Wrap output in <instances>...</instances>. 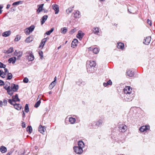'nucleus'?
Instances as JSON below:
<instances>
[{
    "label": "nucleus",
    "mask_w": 155,
    "mask_h": 155,
    "mask_svg": "<svg viewBox=\"0 0 155 155\" xmlns=\"http://www.w3.org/2000/svg\"><path fill=\"white\" fill-rule=\"evenodd\" d=\"M22 52L20 51H17V50H15L14 52V54L17 56V59L19 60L20 57L22 55Z\"/></svg>",
    "instance_id": "0eeeda50"
},
{
    "label": "nucleus",
    "mask_w": 155,
    "mask_h": 155,
    "mask_svg": "<svg viewBox=\"0 0 155 155\" xmlns=\"http://www.w3.org/2000/svg\"><path fill=\"white\" fill-rule=\"evenodd\" d=\"M54 29V28H52L50 30L47 31L46 32L45 34L48 35H50L51 34L53 31Z\"/></svg>",
    "instance_id": "ea45409f"
},
{
    "label": "nucleus",
    "mask_w": 155,
    "mask_h": 155,
    "mask_svg": "<svg viewBox=\"0 0 155 155\" xmlns=\"http://www.w3.org/2000/svg\"><path fill=\"white\" fill-rule=\"evenodd\" d=\"M4 68V71H5V74H8V73H9L8 72V70L6 68Z\"/></svg>",
    "instance_id": "4d7b16f0"
},
{
    "label": "nucleus",
    "mask_w": 155,
    "mask_h": 155,
    "mask_svg": "<svg viewBox=\"0 0 155 155\" xmlns=\"http://www.w3.org/2000/svg\"><path fill=\"white\" fill-rule=\"evenodd\" d=\"M127 130V127L125 124L120 125L119 127V130L120 132L124 133Z\"/></svg>",
    "instance_id": "7ed1b4c3"
},
{
    "label": "nucleus",
    "mask_w": 155,
    "mask_h": 155,
    "mask_svg": "<svg viewBox=\"0 0 155 155\" xmlns=\"http://www.w3.org/2000/svg\"><path fill=\"white\" fill-rule=\"evenodd\" d=\"M11 33V32L10 31H6L2 33V36L4 37H7L9 36Z\"/></svg>",
    "instance_id": "2eb2a0df"
},
{
    "label": "nucleus",
    "mask_w": 155,
    "mask_h": 155,
    "mask_svg": "<svg viewBox=\"0 0 155 155\" xmlns=\"http://www.w3.org/2000/svg\"><path fill=\"white\" fill-rule=\"evenodd\" d=\"M3 105L2 101H0V107H2Z\"/></svg>",
    "instance_id": "0e129e2a"
},
{
    "label": "nucleus",
    "mask_w": 155,
    "mask_h": 155,
    "mask_svg": "<svg viewBox=\"0 0 155 155\" xmlns=\"http://www.w3.org/2000/svg\"><path fill=\"white\" fill-rule=\"evenodd\" d=\"M12 152H10L7 153L6 155H11Z\"/></svg>",
    "instance_id": "774afa93"
},
{
    "label": "nucleus",
    "mask_w": 155,
    "mask_h": 155,
    "mask_svg": "<svg viewBox=\"0 0 155 155\" xmlns=\"http://www.w3.org/2000/svg\"><path fill=\"white\" fill-rule=\"evenodd\" d=\"M69 121L71 124H74L76 121V119L74 118L70 117L69 118Z\"/></svg>",
    "instance_id": "7c9ffc66"
},
{
    "label": "nucleus",
    "mask_w": 155,
    "mask_h": 155,
    "mask_svg": "<svg viewBox=\"0 0 155 155\" xmlns=\"http://www.w3.org/2000/svg\"><path fill=\"white\" fill-rule=\"evenodd\" d=\"M33 36L30 35L26 38L25 40V42L26 43H30L33 40Z\"/></svg>",
    "instance_id": "ddd939ff"
},
{
    "label": "nucleus",
    "mask_w": 155,
    "mask_h": 155,
    "mask_svg": "<svg viewBox=\"0 0 155 155\" xmlns=\"http://www.w3.org/2000/svg\"><path fill=\"white\" fill-rule=\"evenodd\" d=\"M92 31L94 34L97 35H99V33L100 31V28H93Z\"/></svg>",
    "instance_id": "4468645a"
},
{
    "label": "nucleus",
    "mask_w": 155,
    "mask_h": 155,
    "mask_svg": "<svg viewBox=\"0 0 155 155\" xmlns=\"http://www.w3.org/2000/svg\"><path fill=\"white\" fill-rule=\"evenodd\" d=\"M99 50L98 48H94L93 50V52L95 54H97L99 52Z\"/></svg>",
    "instance_id": "37998d69"
},
{
    "label": "nucleus",
    "mask_w": 155,
    "mask_h": 155,
    "mask_svg": "<svg viewBox=\"0 0 155 155\" xmlns=\"http://www.w3.org/2000/svg\"><path fill=\"white\" fill-rule=\"evenodd\" d=\"M74 17L76 18H78L80 17V12L78 11H77L74 14Z\"/></svg>",
    "instance_id": "2f4dec72"
},
{
    "label": "nucleus",
    "mask_w": 155,
    "mask_h": 155,
    "mask_svg": "<svg viewBox=\"0 0 155 155\" xmlns=\"http://www.w3.org/2000/svg\"><path fill=\"white\" fill-rule=\"evenodd\" d=\"M16 58L15 57H13L9 58L8 60V62L9 63H11V62L13 64H14L16 60Z\"/></svg>",
    "instance_id": "aec40b11"
},
{
    "label": "nucleus",
    "mask_w": 155,
    "mask_h": 155,
    "mask_svg": "<svg viewBox=\"0 0 155 155\" xmlns=\"http://www.w3.org/2000/svg\"><path fill=\"white\" fill-rule=\"evenodd\" d=\"M61 32L62 34H65L68 31V29L66 27H64L61 29Z\"/></svg>",
    "instance_id": "473e14b6"
},
{
    "label": "nucleus",
    "mask_w": 155,
    "mask_h": 155,
    "mask_svg": "<svg viewBox=\"0 0 155 155\" xmlns=\"http://www.w3.org/2000/svg\"><path fill=\"white\" fill-rule=\"evenodd\" d=\"M132 88L129 86H126L123 89L124 96L122 97L123 100L126 101H131L134 97L132 91Z\"/></svg>",
    "instance_id": "f257e3e1"
},
{
    "label": "nucleus",
    "mask_w": 155,
    "mask_h": 155,
    "mask_svg": "<svg viewBox=\"0 0 155 155\" xmlns=\"http://www.w3.org/2000/svg\"><path fill=\"white\" fill-rule=\"evenodd\" d=\"M2 103H3V105H4L5 106L6 105L7 103V100L5 99H4L3 100Z\"/></svg>",
    "instance_id": "3c124183"
},
{
    "label": "nucleus",
    "mask_w": 155,
    "mask_h": 155,
    "mask_svg": "<svg viewBox=\"0 0 155 155\" xmlns=\"http://www.w3.org/2000/svg\"><path fill=\"white\" fill-rule=\"evenodd\" d=\"M76 84L78 85L83 86L85 85V82L81 79H79L76 82Z\"/></svg>",
    "instance_id": "9b49d317"
},
{
    "label": "nucleus",
    "mask_w": 155,
    "mask_h": 155,
    "mask_svg": "<svg viewBox=\"0 0 155 155\" xmlns=\"http://www.w3.org/2000/svg\"><path fill=\"white\" fill-rule=\"evenodd\" d=\"M126 74L127 76L130 77L133 76L134 74V72L130 70H127L126 72Z\"/></svg>",
    "instance_id": "dca6fc26"
},
{
    "label": "nucleus",
    "mask_w": 155,
    "mask_h": 155,
    "mask_svg": "<svg viewBox=\"0 0 155 155\" xmlns=\"http://www.w3.org/2000/svg\"><path fill=\"white\" fill-rule=\"evenodd\" d=\"M38 131L41 134H43L45 132V128L44 127H42L41 125H40L38 128Z\"/></svg>",
    "instance_id": "5701e85b"
},
{
    "label": "nucleus",
    "mask_w": 155,
    "mask_h": 155,
    "mask_svg": "<svg viewBox=\"0 0 155 155\" xmlns=\"http://www.w3.org/2000/svg\"><path fill=\"white\" fill-rule=\"evenodd\" d=\"M10 5L9 4H8L7 5L6 8L8 9L10 8Z\"/></svg>",
    "instance_id": "338daca9"
},
{
    "label": "nucleus",
    "mask_w": 155,
    "mask_h": 155,
    "mask_svg": "<svg viewBox=\"0 0 155 155\" xmlns=\"http://www.w3.org/2000/svg\"><path fill=\"white\" fill-rule=\"evenodd\" d=\"M29 110L28 104H26L25 107V111L26 113H28Z\"/></svg>",
    "instance_id": "79ce46f5"
},
{
    "label": "nucleus",
    "mask_w": 155,
    "mask_h": 155,
    "mask_svg": "<svg viewBox=\"0 0 155 155\" xmlns=\"http://www.w3.org/2000/svg\"><path fill=\"white\" fill-rule=\"evenodd\" d=\"M52 8L55 11V14H58L59 12L58 5L57 4H54L52 6Z\"/></svg>",
    "instance_id": "423d86ee"
},
{
    "label": "nucleus",
    "mask_w": 155,
    "mask_h": 155,
    "mask_svg": "<svg viewBox=\"0 0 155 155\" xmlns=\"http://www.w3.org/2000/svg\"><path fill=\"white\" fill-rule=\"evenodd\" d=\"M147 23H148L149 25L151 26L152 25L151 21V20H150L149 19H148L147 20Z\"/></svg>",
    "instance_id": "6e6d98bb"
},
{
    "label": "nucleus",
    "mask_w": 155,
    "mask_h": 155,
    "mask_svg": "<svg viewBox=\"0 0 155 155\" xmlns=\"http://www.w3.org/2000/svg\"><path fill=\"white\" fill-rule=\"evenodd\" d=\"M84 142L81 140L79 141L78 142V147L82 149L84 147Z\"/></svg>",
    "instance_id": "412c9836"
},
{
    "label": "nucleus",
    "mask_w": 155,
    "mask_h": 155,
    "mask_svg": "<svg viewBox=\"0 0 155 155\" xmlns=\"http://www.w3.org/2000/svg\"><path fill=\"white\" fill-rule=\"evenodd\" d=\"M7 149L4 146H1L0 147V151H1L2 153H5L6 152Z\"/></svg>",
    "instance_id": "b1692460"
},
{
    "label": "nucleus",
    "mask_w": 155,
    "mask_h": 155,
    "mask_svg": "<svg viewBox=\"0 0 155 155\" xmlns=\"http://www.w3.org/2000/svg\"><path fill=\"white\" fill-rule=\"evenodd\" d=\"M6 67V65L0 62V68H5Z\"/></svg>",
    "instance_id": "8fccbe9b"
},
{
    "label": "nucleus",
    "mask_w": 155,
    "mask_h": 155,
    "mask_svg": "<svg viewBox=\"0 0 155 155\" xmlns=\"http://www.w3.org/2000/svg\"><path fill=\"white\" fill-rule=\"evenodd\" d=\"M151 40V37L150 36H148L146 38H145L144 41L143 42V43L144 44L146 45H148Z\"/></svg>",
    "instance_id": "6e6552de"
},
{
    "label": "nucleus",
    "mask_w": 155,
    "mask_h": 155,
    "mask_svg": "<svg viewBox=\"0 0 155 155\" xmlns=\"http://www.w3.org/2000/svg\"><path fill=\"white\" fill-rule=\"evenodd\" d=\"M55 83H54V81L52 82L49 85V88L50 89H52L55 86Z\"/></svg>",
    "instance_id": "f704fd0d"
},
{
    "label": "nucleus",
    "mask_w": 155,
    "mask_h": 155,
    "mask_svg": "<svg viewBox=\"0 0 155 155\" xmlns=\"http://www.w3.org/2000/svg\"><path fill=\"white\" fill-rule=\"evenodd\" d=\"M43 5H44L43 4H42L39 5L40 6L37 11V12H38V13H39L41 11H43V10H44V9H42V8H43Z\"/></svg>",
    "instance_id": "cd10ccee"
},
{
    "label": "nucleus",
    "mask_w": 155,
    "mask_h": 155,
    "mask_svg": "<svg viewBox=\"0 0 155 155\" xmlns=\"http://www.w3.org/2000/svg\"><path fill=\"white\" fill-rule=\"evenodd\" d=\"M78 43V40L76 39H74L72 42L71 47L73 48H74L77 45Z\"/></svg>",
    "instance_id": "9d476101"
},
{
    "label": "nucleus",
    "mask_w": 155,
    "mask_h": 155,
    "mask_svg": "<svg viewBox=\"0 0 155 155\" xmlns=\"http://www.w3.org/2000/svg\"><path fill=\"white\" fill-rule=\"evenodd\" d=\"M25 32L26 35H29L31 33L30 32H29V30L28 28L25 29Z\"/></svg>",
    "instance_id": "09e8293b"
},
{
    "label": "nucleus",
    "mask_w": 155,
    "mask_h": 155,
    "mask_svg": "<svg viewBox=\"0 0 155 155\" xmlns=\"http://www.w3.org/2000/svg\"><path fill=\"white\" fill-rule=\"evenodd\" d=\"M8 102L10 104L12 105H14H14H15L16 104L15 103L16 101H14L13 100L11 99H9L8 101Z\"/></svg>",
    "instance_id": "c9c22d12"
},
{
    "label": "nucleus",
    "mask_w": 155,
    "mask_h": 155,
    "mask_svg": "<svg viewBox=\"0 0 155 155\" xmlns=\"http://www.w3.org/2000/svg\"><path fill=\"white\" fill-rule=\"evenodd\" d=\"M22 3H23L22 1H19L15 2H14L12 4V5L13 6L17 5H18L19 4H22Z\"/></svg>",
    "instance_id": "e433bc0d"
},
{
    "label": "nucleus",
    "mask_w": 155,
    "mask_h": 155,
    "mask_svg": "<svg viewBox=\"0 0 155 155\" xmlns=\"http://www.w3.org/2000/svg\"><path fill=\"white\" fill-rule=\"evenodd\" d=\"M14 108L18 110H20L21 109V106L20 104H16L14 105Z\"/></svg>",
    "instance_id": "c85d7f7f"
},
{
    "label": "nucleus",
    "mask_w": 155,
    "mask_h": 155,
    "mask_svg": "<svg viewBox=\"0 0 155 155\" xmlns=\"http://www.w3.org/2000/svg\"><path fill=\"white\" fill-rule=\"evenodd\" d=\"M95 67L87 65V71L89 73H93L94 72Z\"/></svg>",
    "instance_id": "39448f33"
},
{
    "label": "nucleus",
    "mask_w": 155,
    "mask_h": 155,
    "mask_svg": "<svg viewBox=\"0 0 155 155\" xmlns=\"http://www.w3.org/2000/svg\"><path fill=\"white\" fill-rule=\"evenodd\" d=\"M87 65L95 67L96 65V63L94 61H90L87 62Z\"/></svg>",
    "instance_id": "6ab92c4d"
},
{
    "label": "nucleus",
    "mask_w": 155,
    "mask_h": 155,
    "mask_svg": "<svg viewBox=\"0 0 155 155\" xmlns=\"http://www.w3.org/2000/svg\"><path fill=\"white\" fill-rule=\"evenodd\" d=\"M21 36L17 35H16V38H15L14 40L15 41H18L20 39H21Z\"/></svg>",
    "instance_id": "49530a36"
},
{
    "label": "nucleus",
    "mask_w": 155,
    "mask_h": 155,
    "mask_svg": "<svg viewBox=\"0 0 155 155\" xmlns=\"http://www.w3.org/2000/svg\"><path fill=\"white\" fill-rule=\"evenodd\" d=\"M23 82L25 83H27L28 82V79L27 78H25L23 80Z\"/></svg>",
    "instance_id": "864d4df0"
},
{
    "label": "nucleus",
    "mask_w": 155,
    "mask_h": 155,
    "mask_svg": "<svg viewBox=\"0 0 155 155\" xmlns=\"http://www.w3.org/2000/svg\"><path fill=\"white\" fill-rule=\"evenodd\" d=\"M84 34L82 33V31H78V34L77 35V37L81 40L82 39L84 36Z\"/></svg>",
    "instance_id": "f8f14e48"
},
{
    "label": "nucleus",
    "mask_w": 155,
    "mask_h": 155,
    "mask_svg": "<svg viewBox=\"0 0 155 155\" xmlns=\"http://www.w3.org/2000/svg\"><path fill=\"white\" fill-rule=\"evenodd\" d=\"M112 82L111 81V80H109L107 82V84H108V85H112Z\"/></svg>",
    "instance_id": "13d9d810"
},
{
    "label": "nucleus",
    "mask_w": 155,
    "mask_h": 155,
    "mask_svg": "<svg viewBox=\"0 0 155 155\" xmlns=\"http://www.w3.org/2000/svg\"><path fill=\"white\" fill-rule=\"evenodd\" d=\"M39 55L41 56V58L42 59L43 57V52L42 51H39Z\"/></svg>",
    "instance_id": "603ef678"
},
{
    "label": "nucleus",
    "mask_w": 155,
    "mask_h": 155,
    "mask_svg": "<svg viewBox=\"0 0 155 155\" xmlns=\"http://www.w3.org/2000/svg\"><path fill=\"white\" fill-rule=\"evenodd\" d=\"M108 85V84L107 83H104L103 85L104 86L106 87Z\"/></svg>",
    "instance_id": "e2e57ef3"
},
{
    "label": "nucleus",
    "mask_w": 155,
    "mask_h": 155,
    "mask_svg": "<svg viewBox=\"0 0 155 155\" xmlns=\"http://www.w3.org/2000/svg\"><path fill=\"white\" fill-rule=\"evenodd\" d=\"M48 18L47 15H45L43 16L41 19V25H42L45 21Z\"/></svg>",
    "instance_id": "4be33fe9"
},
{
    "label": "nucleus",
    "mask_w": 155,
    "mask_h": 155,
    "mask_svg": "<svg viewBox=\"0 0 155 155\" xmlns=\"http://www.w3.org/2000/svg\"><path fill=\"white\" fill-rule=\"evenodd\" d=\"M8 75L7 76V80H11L12 78V74L10 73H8Z\"/></svg>",
    "instance_id": "de8ad7c7"
},
{
    "label": "nucleus",
    "mask_w": 155,
    "mask_h": 155,
    "mask_svg": "<svg viewBox=\"0 0 155 155\" xmlns=\"http://www.w3.org/2000/svg\"><path fill=\"white\" fill-rule=\"evenodd\" d=\"M103 123V122L102 120H99L96 122V125L98 127L102 125Z\"/></svg>",
    "instance_id": "bb28decb"
},
{
    "label": "nucleus",
    "mask_w": 155,
    "mask_h": 155,
    "mask_svg": "<svg viewBox=\"0 0 155 155\" xmlns=\"http://www.w3.org/2000/svg\"><path fill=\"white\" fill-rule=\"evenodd\" d=\"M41 103V101L40 100L38 101L35 104L34 107H35L36 108H37L38 107Z\"/></svg>",
    "instance_id": "a18cd8bd"
},
{
    "label": "nucleus",
    "mask_w": 155,
    "mask_h": 155,
    "mask_svg": "<svg viewBox=\"0 0 155 155\" xmlns=\"http://www.w3.org/2000/svg\"><path fill=\"white\" fill-rule=\"evenodd\" d=\"M7 91L8 94L11 96L12 95L14 92L11 88V89L10 87L8 88H7Z\"/></svg>",
    "instance_id": "393cba45"
},
{
    "label": "nucleus",
    "mask_w": 155,
    "mask_h": 155,
    "mask_svg": "<svg viewBox=\"0 0 155 155\" xmlns=\"http://www.w3.org/2000/svg\"><path fill=\"white\" fill-rule=\"evenodd\" d=\"M25 56L28 57L29 61H32L34 59V57L31 51H27L25 53Z\"/></svg>",
    "instance_id": "f03ea898"
},
{
    "label": "nucleus",
    "mask_w": 155,
    "mask_h": 155,
    "mask_svg": "<svg viewBox=\"0 0 155 155\" xmlns=\"http://www.w3.org/2000/svg\"><path fill=\"white\" fill-rule=\"evenodd\" d=\"M27 131L28 132L29 134H31L32 131V128L31 126H28L27 128Z\"/></svg>",
    "instance_id": "58836bf2"
},
{
    "label": "nucleus",
    "mask_w": 155,
    "mask_h": 155,
    "mask_svg": "<svg viewBox=\"0 0 155 155\" xmlns=\"http://www.w3.org/2000/svg\"><path fill=\"white\" fill-rule=\"evenodd\" d=\"M4 74V72L0 70V77Z\"/></svg>",
    "instance_id": "680f3d73"
},
{
    "label": "nucleus",
    "mask_w": 155,
    "mask_h": 155,
    "mask_svg": "<svg viewBox=\"0 0 155 155\" xmlns=\"http://www.w3.org/2000/svg\"><path fill=\"white\" fill-rule=\"evenodd\" d=\"M35 28V27L34 25H32L28 28V30H29V32H30L31 33L34 29Z\"/></svg>",
    "instance_id": "4c0bfd02"
},
{
    "label": "nucleus",
    "mask_w": 155,
    "mask_h": 155,
    "mask_svg": "<svg viewBox=\"0 0 155 155\" xmlns=\"http://www.w3.org/2000/svg\"><path fill=\"white\" fill-rule=\"evenodd\" d=\"M74 8V6H73L72 7H70L68 9H67L66 10V12L67 13V14H68L70 13H71L73 10V9Z\"/></svg>",
    "instance_id": "72a5a7b5"
},
{
    "label": "nucleus",
    "mask_w": 155,
    "mask_h": 155,
    "mask_svg": "<svg viewBox=\"0 0 155 155\" xmlns=\"http://www.w3.org/2000/svg\"><path fill=\"white\" fill-rule=\"evenodd\" d=\"M22 112L23 113V114H22V117H24L25 116V113H24V112L23 110H22Z\"/></svg>",
    "instance_id": "69168bd1"
},
{
    "label": "nucleus",
    "mask_w": 155,
    "mask_h": 155,
    "mask_svg": "<svg viewBox=\"0 0 155 155\" xmlns=\"http://www.w3.org/2000/svg\"><path fill=\"white\" fill-rule=\"evenodd\" d=\"M47 41V38H44L42 40L40 45V47H43L44 46V45L46 42Z\"/></svg>",
    "instance_id": "c756f323"
},
{
    "label": "nucleus",
    "mask_w": 155,
    "mask_h": 155,
    "mask_svg": "<svg viewBox=\"0 0 155 155\" xmlns=\"http://www.w3.org/2000/svg\"><path fill=\"white\" fill-rule=\"evenodd\" d=\"M149 129V127L145 126H143L141 127L140 129V130L141 132H143L145 131H146L148 129Z\"/></svg>",
    "instance_id": "f3484780"
},
{
    "label": "nucleus",
    "mask_w": 155,
    "mask_h": 155,
    "mask_svg": "<svg viewBox=\"0 0 155 155\" xmlns=\"http://www.w3.org/2000/svg\"><path fill=\"white\" fill-rule=\"evenodd\" d=\"M21 126L22 127H23V128L25 127H26L25 123L24 122H23L22 123Z\"/></svg>",
    "instance_id": "bf43d9fd"
},
{
    "label": "nucleus",
    "mask_w": 155,
    "mask_h": 155,
    "mask_svg": "<svg viewBox=\"0 0 155 155\" xmlns=\"http://www.w3.org/2000/svg\"><path fill=\"white\" fill-rule=\"evenodd\" d=\"M117 47L119 49H123L124 47V44L122 42H119L117 43Z\"/></svg>",
    "instance_id": "a878e982"
},
{
    "label": "nucleus",
    "mask_w": 155,
    "mask_h": 155,
    "mask_svg": "<svg viewBox=\"0 0 155 155\" xmlns=\"http://www.w3.org/2000/svg\"><path fill=\"white\" fill-rule=\"evenodd\" d=\"M12 100L15 101H20V99L18 97V95L17 94H16L14 96L12 97Z\"/></svg>",
    "instance_id": "a211bd4d"
},
{
    "label": "nucleus",
    "mask_w": 155,
    "mask_h": 155,
    "mask_svg": "<svg viewBox=\"0 0 155 155\" xmlns=\"http://www.w3.org/2000/svg\"><path fill=\"white\" fill-rule=\"evenodd\" d=\"M19 86L18 84L16 85L15 84H13L11 85V88L14 91L16 92L18 89Z\"/></svg>",
    "instance_id": "1a4fd4ad"
},
{
    "label": "nucleus",
    "mask_w": 155,
    "mask_h": 155,
    "mask_svg": "<svg viewBox=\"0 0 155 155\" xmlns=\"http://www.w3.org/2000/svg\"><path fill=\"white\" fill-rule=\"evenodd\" d=\"M74 152L77 154H81L83 152V149L78 146L74 147Z\"/></svg>",
    "instance_id": "20e7f679"
},
{
    "label": "nucleus",
    "mask_w": 155,
    "mask_h": 155,
    "mask_svg": "<svg viewBox=\"0 0 155 155\" xmlns=\"http://www.w3.org/2000/svg\"><path fill=\"white\" fill-rule=\"evenodd\" d=\"M4 84V82L2 80H0V86Z\"/></svg>",
    "instance_id": "052dcab7"
},
{
    "label": "nucleus",
    "mask_w": 155,
    "mask_h": 155,
    "mask_svg": "<svg viewBox=\"0 0 155 155\" xmlns=\"http://www.w3.org/2000/svg\"><path fill=\"white\" fill-rule=\"evenodd\" d=\"M76 31V29H72L70 31V34H72L75 32Z\"/></svg>",
    "instance_id": "5fc2aeb1"
},
{
    "label": "nucleus",
    "mask_w": 155,
    "mask_h": 155,
    "mask_svg": "<svg viewBox=\"0 0 155 155\" xmlns=\"http://www.w3.org/2000/svg\"><path fill=\"white\" fill-rule=\"evenodd\" d=\"M10 87V83L9 82H7V83H6V84L4 86V88L7 90V88H8Z\"/></svg>",
    "instance_id": "a19ab883"
},
{
    "label": "nucleus",
    "mask_w": 155,
    "mask_h": 155,
    "mask_svg": "<svg viewBox=\"0 0 155 155\" xmlns=\"http://www.w3.org/2000/svg\"><path fill=\"white\" fill-rule=\"evenodd\" d=\"M13 48L11 47H10L8 50H7L6 52H7V54H9L13 52Z\"/></svg>",
    "instance_id": "c03bdc74"
}]
</instances>
